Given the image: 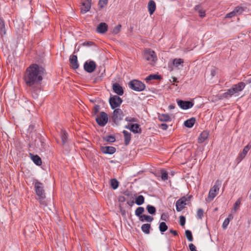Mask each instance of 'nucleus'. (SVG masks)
Instances as JSON below:
<instances>
[{
    "mask_svg": "<svg viewBox=\"0 0 251 251\" xmlns=\"http://www.w3.org/2000/svg\"><path fill=\"white\" fill-rule=\"evenodd\" d=\"M45 74L43 67L36 64H32L27 68L25 73L24 81L28 86L32 88L41 83Z\"/></svg>",
    "mask_w": 251,
    "mask_h": 251,
    "instance_id": "nucleus-1",
    "label": "nucleus"
},
{
    "mask_svg": "<svg viewBox=\"0 0 251 251\" xmlns=\"http://www.w3.org/2000/svg\"><path fill=\"white\" fill-rule=\"evenodd\" d=\"M34 188L36 195L38 197L40 201L44 200L45 198V194L43 184L37 180L34 181Z\"/></svg>",
    "mask_w": 251,
    "mask_h": 251,
    "instance_id": "nucleus-2",
    "label": "nucleus"
},
{
    "mask_svg": "<svg viewBox=\"0 0 251 251\" xmlns=\"http://www.w3.org/2000/svg\"><path fill=\"white\" fill-rule=\"evenodd\" d=\"M221 182L217 180L214 186L210 189L207 199L209 201H212L214 198L217 195L219 191Z\"/></svg>",
    "mask_w": 251,
    "mask_h": 251,
    "instance_id": "nucleus-3",
    "label": "nucleus"
},
{
    "mask_svg": "<svg viewBox=\"0 0 251 251\" xmlns=\"http://www.w3.org/2000/svg\"><path fill=\"white\" fill-rule=\"evenodd\" d=\"M128 85L130 88L136 91H142L145 88V85L141 81L137 80L130 81Z\"/></svg>",
    "mask_w": 251,
    "mask_h": 251,
    "instance_id": "nucleus-4",
    "label": "nucleus"
},
{
    "mask_svg": "<svg viewBox=\"0 0 251 251\" xmlns=\"http://www.w3.org/2000/svg\"><path fill=\"white\" fill-rule=\"evenodd\" d=\"M124 116V114L122 110L120 108H116L113 112L112 120L115 124L118 125Z\"/></svg>",
    "mask_w": 251,
    "mask_h": 251,
    "instance_id": "nucleus-5",
    "label": "nucleus"
},
{
    "mask_svg": "<svg viewBox=\"0 0 251 251\" xmlns=\"http://www.w3.org/2000/svg\"><path fill=\"white\" fill-rule=\"evenodd\" d=\"M108 120V115L104 112H101L100 116L96 118L97 123L101 126H104L107 123Z\"/></svg>",
    "mask_w": 251,
    "mask_h": 251,
    "instance_id": "nucleus-6",
    "label": "nucleus"
},
{
    "mask_svg": "<svg viewBox=\"0 0 251 251\" xmlns=\"http://www.w3.org/2000/svg\"><path fill=\"white\" fill-rule=\"evenodd\" d=\"M122 101V99L116 95L110 97L109 99V103L112 109L118 107L121 104Z\"/></svg>",
    "mask_w": 251,
    "mask_h": 251,
    "instance_id": "nucleus-7",
    "label": "nucleus"
},
{
    "mask_svg": "<svg viewBox=\"0 0 251 251\" xmlns=\"http://www.w3.org/2000/svg\"><path fill=\"white\" fill-rule=\"evenodd\" d=\"M80 10L82 14L89 11L91 7L92 0H81Z\"/></svg>",
    "mask_w": 251,
    "mask_h": 251,
    "instance_id": "nucleus-8",
    "label": "nucleus"
},
{
    "mask_svg": "<svg viewBox=\"0 0 251 251\" xmlns=\"http://www.w3.org/2000/svg\"><path fill=\"white\" fill-rule=\"evenodd\" d=\"M144 56L146 60L149 61L155 62L157 60V57L155 54L154 51L150 49L145 51Z\"/></svg>",
    "mask_w": 251,
    "mask_h": 251,
    "instance_id": "nucleus-9",
    "label": "nucleus"
},
{
    "mask_svg": "<svg viewBox=\"0 0 251 251\" xmlns=\"http://www.w3.org/2000/svg\"><path fill=\"white\" fill-rule=\"evenodd\" d=\"M96 67V63L93 61H87L84 64V70L89 73L93 72L95 70Z\"/></svg>",
    "mask_w": 251,
    "mask_h": 251,
    "instance_id": "nucleus-10",
    "label": "nucleus"
},
{
    "mask_svg": "<svg viewBox=\"0 0 251 251\" xmlns=\"http://www.w3.org/2000/svg\"><path fill=\"white\" fill-rule=\"evenodd\" d=\"M245 86L246 84L245 83L240 82L236 84L233 85L231 88L234 92V94H235L237 97L239 95V93L244 89Z\"/></svg>",
    "mask_w": 251,
    "mask_h": 251,
    "instance_id": "nucleus-11",
    "label": "nucleus"
},
{
    "mask_svg": "<svg viewBox=\"0 0 251 251\" xmlns=\"http://www.w3.org/2000/svg\"><path fill=\"white\" fill-rule=\"evenodd\" d=\"M178 105L182 109H188L192 107L194 103L189 101H184L182 100H177Z\"/></svg>",
    "mask_w": 251,
    "mask_h": 251,
    "instance_id": "nucleus-12",
    "label": "nucleus"
},
{
    "mask_svg": "<svg viewBox=\"0 0 251 251\" xmlns=\"http://www.w3.org/2000/svg\"><path fill=\"white\" fill-rule=\"evenodd\" d=\"M250 149L251 146L249 144L244 148L242 152H240L238 154L236 158V161L237 162V163H240L245 157Z\"/></svg>",
    "mask_w": 251,
    "mask_h": 251,
    "instance_id": "nucleus-13",
    "label": "nucleus"
},
{
    "mask_svg": "<svg viewBox=\"0 0 251 251\" xmlns=\"http://www.w3.org/2000/svg\"><path fill=\"white\" fill-rule=\"evenodd\" d=\"M187 199L183 197L176 202V210L179 212L181 211L185 207L186 204Z\"/></svg>",
    "mask_w": 251,
    "mask_h": 251,
    "instance_id": "nucleus-14",
    "label": "nucleus"
},
{
    "mask_svg": "<svg viewBox=\"0 0 251 251\" xmlns=\"http://www.w3.org/2000/svg\"><path fill=\"white\" fill-rule=\"evenodd\" d=\"M101 151L104 154H112L116 151L115 148L110 146H105L101 147Z\"/></svg>",
    "mask_w": 251,
    "mask_h": 251,
    "instance_id": "nucleus-15",
    "label": "nucleus"
},
{
    "mask_svg": "<svg viewBox=\"0 0 251 251\" xmlns=\"http://www.w3.org/2000/svg\"><path fill=\"white\" fill-rule=\"evenodd\" d=\"M71 66L74 69H76L78 68L79 65L77 61V57L75 55L71 56L70 58Z\"/></svg>",
    "mask_w": 251,
    "mask_h": 251,
    "instance_id": "nucleus-16",
    "label": "nucleus"
},
{
    "mask_svg": "<svg viewBox=\"0 0 251 251\" xmlns=\"http://www.w3.org/2000/svg\"><path fill=\"white\" fill-rule=\"evenodd\" d=\"M108 29V26L105 23H100L97 27V31L100 33H104Z\"/></svg>",
    "mask_w": 251,
    "mask_h": 251,
    "instance_id": "nucleus-17",
    "label": "nucleus"
},
{
    "mask_svg": "<svg viewBox=\"0 0 251 251\" xmlns=\"http://www.w3.org/2000/svg\"><path fill=\"white\" fill-rule=\"evenodd\" d=\"M113 90L114 92L119 96H122L124 94V91L122 87L117 83L113 84Z\"/></svg>",
    "mask_w": 251,
    "mask_h": 251,
    "instance_id": "nucleus-18",
    "label": "nucleus"
},
{
    "mask_svg": "<svg viewBox=\"0 0 251 251\" xmlns=\"http://www.w3.org/2000/svg\"><path fill=\"white\" fill-rule=\"evenodd\" d=\"M148 8L150 14L152 15L156 9V4L153 0H151L149 1Z\"/></svg>",
    "mask_w": 251,
    "mask_h": 251,
    "instance_id": "nucleus-19",
    "label": "nucleus"
},
{
    "mask_svg": "<svg viewBox=\"0 0 251 251\" xmlns=\"http://www.w3.org/2000/svg\"><path fill=\"white\" fill-rule=\"evenodd\" d=\"M123 133L124 136L125 144L127 146L129 144L131 140V133L125 130H123Z\"/></svg>",
    "mask_w": 251,
    "mask_h": 251,
    "instance_id": "nucleus-20",
    "label": "nucleus"
},
{
    "mask_svg": "<svg viewBox=\"0 0 251 251\" xmlns=\"http://www.w3.org/2000/svg\"><path fill=\"white\" fill-rule=\"evenodd\" d=\"M232 96L236 97L235 94H234V92L231 89V88H230L227 91L223 94L222 97L225 99H228L230 98H231Z\"/></svg>",
    "mask_w": 251,
    "mask_h": 251,
    "instance_id": "nucleus-21",
    "label": "nucleus"
},
{
    "mask_svg": "<svg viewBox=\"0 0 251 251\" xmlns=\"http://www.w3.org/2000/svg\"><path fill=\"white\" fill-rule=\"evenodd\" d=\"M208 136V133L206 131H203L199 137L198 143H201L203 142L207 138Z\"/></svg>",
    "mask_w": 251,
    "mask_h": 251,
    "instance_id": "nucleus-22",
    "label": "nucleus"
},
{
    "mask_svg": "<svg viewBox=\"0 0 251 251\" xmlns=\"http://www.w3.org/2000/svg\"><path fill=\"white\" fill-rule=\"evenodd\" d=\"M196 122L195 118H190L184 122V125L186 127L190 128L192 127Z\"/></svg>",
    "mask_w": 251,
    "mask_h": 251,
    "instance_id": "nucleus-23",
    "label": "nucleus"
},
{
    "mask_svg": "<svg viewBox=\"0 0 251 251\" xmlns=\"http://www.w3.org/2000/svg\"><path fill=\"white\" fill-rule=\"evenodd\" d=\"M31 155V159L33 162L37 165L40 166L42 164V161L41 158L38 156L37 155Z\"/></svg>",
    "mask_w": 251,
    "mask_h": 251,
    "instance_id": "nucleus-24",
    "label": "nucleus"
},
{
    "mask_svg": "<svg viewBox=\"0 0 251 251\" xmlns=\"http://www.w3.org/2000/svg\"><path fill=\"white\" fill-rule=\"evenodd\" d=\"M130 131L135 133L141 132L139 125L137 124H132L131 126H130Z\"/></svg>",
    "mask_w": 251,
    "mask_h": 251,
    "instance_id": "nucleus-25",
    "label": "nucleus"
},
{
    "mask_svg": "<svg viewBox=\"0 0 251 251\" xmlns=\"http://www.w3.org/2000/svg\"><path fill=\"white\" fill-rule=\"evenodd\" d=\"M158 120L161 122H168L171 120V118L168 114H163L158 116Z\"/></svg>",
    "mask_w": 251,
    "mask_h": 251,
    "instance_id": "nucleus-26",
    "label": "nucleus"
},
{
    "mask_svg": "<svg viewBox=\"0 0 251 251\" xmlns=\"http://www.w3.org/2000/svg\"><path fill=\"white\" fill-rule=\"evenodd\" d=\"M61 138L62 140V142L63 145H65L67 142V133L66 131L62 129L61 130Z\"/></svg>",
    "mask_w": 251,
    "mask_h": 251,
    "instance_id": "nucleus-27",
    "label": "nucleus"
},
{
    "mask_svg": "<svg viewBox=\"0 0 251 251\" xmlns=\"http://www.w3.org/2000/svg\"><path fill=\"white\" fill-rule=\"evenodd\" d=\"M139 220L142 222L146 221L147 222H151L153 218L149 215H142V216L139 218Z\"/></svg>",
    "mask_w": 251,
    "mask_h": 251,
    "instance_id": "nucleus-28",
    "label": "nucleus"
},
{
    "mask_svg": "<svg viewBox=\"0 0 251 251\" xmlns=\"http://www.w3.org/2000/svg\"><path fill=\"white\" fill-rule=\"evenodd\" d=\"M151 225L149 224H144L141 226V229L146 234H149L150 232Z\"/></svg>",
    "mask_w": 251,
    "mask_h": 251,
    "instance_id": "nucleus-29",
    "label": "nucleus"
},
{
    "mask_svg": "<svg viewBox=\"0 0 251 251\" xmlns=\"http://www.w3.org/2000/svg\"><path fill=\"white\" fill-rule=\"evenodd\" d=\"M6 30L5 28V25L2 19H0V34L1 36L5 35Z\"/></svg>",
    "mask_w": 251,
    "mask_h": 251,
    "instance_id": "nucleus-30",
    "label": "nucleus"
},
{
    "mask_svg": "<svg viewBox=\"0 0 251 251\" xmlns=\"http://www.w3.org/2000/svg\"><path fill=\"white\" fill-rule=\"evenodd\" d=\"M195 9L196 11H198L199 16L202 18L205 16V11L202 9L201 7V6L199 5H197L195 7Z\"/></svg>",
    "mask_w": 251,
    "mask_h": 251,
    "instance_id": "nucleus-31",
    "label": "nucleus"
},
{
    "mask_svg": "<svg viewBox=\"0 0 251 251\" xmlns=\"http://www.w3.org/2000/svg\"><path fill=\"white\" fill-rule=\"evenodd\" d=\"M144 197L142 195L138 196L135 199V203L138 205H142L144 202Z\"/></svg>",
    "mask_w": 251,
    "mask_h": 251,
    "instance_id": "nucleus-32",
    "label": "nucleus"
},
{
    "mask_svg": "<svg viewBox=\"0 0 251 251\" xmlns=\"http://www.w3.org/2000/svg\"><path fill=\"white\" fill-rule=\"evenodd\" d=\"M184 61L181 58H175L173 61V64L176 67H178L179 65H182Z\"/></svg>",
    "mask_w": 251,
    "mask_h": 251,
    "instance_id": "nucleus-33",
    "label": "nucleus"
},
{
    "mask_svg": "<svg viewBox=\"0 0 251 251\" xmlns=\"http://www.w3.org/2000/svg\"><path fill=\"white\" fill-rule=\"evenodd\" d=\"M159 230L161 233L166 231L168 229V226L164 222H161L159 226Z\"/></svg>",
    "mask_w": 251,
    "mask_h": 251,
    "instance_id": "nucleus-34",
    "label": "nucleus"
},
{
    "mask_svg": "<svg viewBox=\"0 0 251 251\" xmlns=\"http://www.w3.org/2000/svg\"><path fill=\"white\" fill-rule=\"evenodd\" d=\"M144 211V208L143 207H138L135 211V214L136 216L140 218L142 216V214Z\"/></svg>",
    "mask_w": 251,
    "mask_h": 251,
    "instance_id": "nucleus-35",
    "label": "nucleus"
},
{
    "mask_svg": "<svg viewBox=\"0 0 251 251\" xmlns=\"http://www.w3.org/2000/svg\"><path fill=\"white\" fill-rule=\"evenodd\" d=\"M146 208H147V210L148 213L151 214H155V213L156 212L155 207L151 205H150V204L148 205L147 206Z\"/></svg>",
    "mask_w": 251,
    "mask_h": 251,
    "instance_id": "nucleus-36",
    "label": "nucleus"
},
{
    "mask_svg": "<svg viewBox=\"0 0 251 251\" xmlns=\"http://www.w3.org/2000/svg\"><path fill=\"white\" fill-rule=\"evenodd\" d=\"M110 185L113 189H116L119 186V182L116 179H111Z\"/></svg>",
    "mask_w": 251,
    "mask_h": 251,
    "instance_id": "nucleus-37",
    "label": "nucleus"
},
{
    "mask_svg": "<svg viewBox=\"0 0 251 251\" xmlns=\"http://www.w3.org/2000/svg\"><path fill=\"white\" fill-rule=\"evenodd\" d=\"M244 8L241 6H237L233 10L234 12L235 13L236 15L241 14L244 11Z\"/></svg>",
    "mask_w": 251,
    "mask_h": 251,
    "instance_id": "nucleus-38",
    "label": "nucleus"
},
{
    "mask_svg": "<svg viewBox=\"0 0 251 251\" xmlns=\"http://www.w3.org/2000/svg\"><path fill=\"white\" fill-rule=\"evenodd\" d=\"M185 235L188 241L192 242L193 240L192 234L191 231L186 230L185 231Z\"/></svg>",
    "mask_w": 251,
    "mask_h": 251,
    "instance_id": "nucleus-39",
    "label": "nucleus"
},
{
    "mask_svg": "<svg viewBox=\"0 0 251 251\" xmlns=\"http://www.w3.org/2000/svg\"><path fill=\"white\" fill-rule=\"evenodd\" d=\"M159 78V75H151L147 76L146 78V81L148 82L151 80L157 79Z\"/></svg>",
    "mask_w": 251,
    "mask_h": 251,
    "instance_id": "nucleus-40",
    "label": "nucleus"
},
{
    "mask_svg": "<svg viewBox=\"0 0 251 251\" xmlns=\"http://www.w3.org/2000/svg\"><path fill=\"white\" fill-rule=\"evenodd\" d=\"M241 198H240L238 199L237 200V201L235 202L234 205V208H233L234 211H236V210H237L239 209L240 204H241Z\"/></svg>",
    "mask_w": 251,
    "mask_h": 251,
    "instance_id": "nucleus-41",
    "label": "nucleus"
},
{
    "mask_svg": "<svg viewBox=\"0 0 251 251\" xmlns=\"http://www.w3.org/2000/svg\"><path fill=\"white\" fill-rule=\"evenodd\" d=\"M104 139L105 141H106L108 142H110V143H113V142H115V138L114 136H112V135H109V136H106L104 138Z\"/></svg>",
    "mask_w": 251,
    "mask_h": 251,
    "instance_id": "nucleus-42",
    "label": "nucleus"
},
{
    "mask_svg": "<svg viewBox=\"0 0 251 251\" xmlns=\"http://www.w3.org/2000/svg\"><path fill=\"white\" fill-rule=\"evenodd\" d=\"M108 2V0H100L99 5L100 8L104 7Z\"/></svg>",
    "mask_w": 251,
    "mask_h": 251,
    "instance_id": "nucleus-43",
    "label": "nucleus"
},
{
    "mask_svg": "<svg viewBox=\"0 0 251 251\" xmlns=\"http://www.w3.org/2000/svg\"><path fill=\"white\" fill-rule=\"evenodd\" d=\"M161 179L165 181L168 179V173L166 171H162L161 172Z\"/></svg>",
    "mask_w": 251,
    "mask_h": 251,
    "instance_id": "nucleus-44",
    "label": "nucleus"
},
{
    "mask_svg": "<svg viewBox=\"0 0 251 251\" xmlns=\"http://www.w3.org/2000/svg\"><path fill=\"white\" fill-rule=\"evenodd\" d=\"M197 217L199 219H201L203 215V211L202 209H199L197 213Z\"/></svg>",
    "mask_w": 251,
    "mask_h": 251,
    "instance_id": "nucleus-45",
    "label": "nucleus"
},
{
    "mask_svg": "<svg viewBox=\"0 0 251 251\" xmlns=\"http://www.w3.org/2000/svg\"><path fill=\"white\" fill-rule=\"evenodd\" d=\"M179 224L180 226H184L185 224V218L183 216H180L179 217Z\"/></svg>",
    "mask_w": 251,
    "mask_h": 251,
    "instance_id": "nucleus-46",
    "label": "nucleus"
},
{
    "mask_svg": "<svg viewBox=\"0 0 251 251\" xmlns=\"http://www.w3.org/2000/svg\"><path fill=\"white\" fill-rule=\"evenodd\" d=\"M229 223L228 219H225L223 223L222 227L224 229H226L227 228V226Z\"/></svg>",
    "mask_w": 251,
    "mask_h": 251,
    "instance_id": "nucleus-47",
    "label": "nucleus"
},
{
    "mask_svg": "<svg viewBox=\"0 0 251 251\" xmlns=\"http://www.w3.org/2000/svg\"><path fill=\"white\" fill-rule=\"evenodd\" d=\"M121 27V25H118L114 28L113 29V33L114 34H117L120 30Z\"/></svg>",
    "mask_w": 251,
    "mask_h": 251,
    "instance_id": "nucleus-48",
    "label": "nucleus"
},
{
    "mask_svg": "<svg viewBox=\"0 0 251 251\" xmlns=\"http://www.w3.org/2000/svg\"><path fill=\"white\" fill-rule=\"evenodd\" d=\"M100 109V106L99 105H95L93 108V112L95 115L97 114Z\"/></svg>",
    "mask_w": 251,
    "mask_h": 251,
    "instance_id": "nucleus-49",
    "label": "nucleus"
},
{
    "mask_svg": "<svg viewBox=\"0 0 251 251\" xmlns=\"http://www.w3.org/2000/svg\"><path fill=\"white\" fill-rule=\"evenodd\" d=\"M125 120L126 121L129 123H133L136 121V119L132 117H126Z\"/></svg>",
    "mask_w": 251,
    "mask_h": 251,
    "instance_id": "nucleus-50",
    "label": "nucleus"
},
{
    "mask_svg": "<svg viewBox=\"0 0 251 251\" xmlns=\"http://www.w3.org/2000/svg\"><path fill=\"white\" fill-rule=\"evenodd\" d=\"M235 15H236V14L234 12V11H232L229 12V13L227 14L226 17V18H231Z\"/></svg>",
    "mask_w": 251,
    "mask_h": 251,
    "instance_id": "nucleus-51",
    "label": "nucleus"
},
{
    "mask_svg": "<svg viewBox=\"0 0 251 251\" xmlns=\"http://www.w3.org/2000/svg\"><path fill=\"white\" fill-rule=\"evenodd\" d=\"M168 125L166 124H162L160 125V127L162 130H166L168 128Z\"/></svg>",
    "mask_w": 251,
    "mask_h": 251,
    "instance_id": "nucleus-52",
    "label": "nucleus"
},
{
    "mask_svg": "<svg viewBox=\"0 0 251 251\" xmlns=\"http://www.w3.org/2000/svg\"><path fill=\"white\" fill-rule=\"evenodd\" d=\"M189 249L191 251H197L195 246L193 244H190L189 246Z\"/></svg>",
    "mask_w": 251,
    "mask_h": 251,
    "instance_id": "nucleus-53",
    "label": "nucleus"
},
{
    "mask_svg": "<svg viewBox=\"0 0 251 251\" xmlns=\"http://www.w3.org/2000/svg\"><path fill=\"white\" fill-rule=\"evenodd\" d=\"M167 219V215L165 213H163L161 216V219L163 221H166Z\"/></svg>",
    "mask_w": 251,
    "mask_h": 251,
    "instance_id": "nucleus-54",
    "label": "nucleus"
},
{
    "mask_svg": "<svg viewBox=\"0 0 251 251\" xmlns=\"http://www.w3.org/2000/svg\"><path fill=\"white\" fill-rule=\"evenodd\" d=\"M93 44L92 42L87 41L83 43V45L85 46H90Z\"/></svg>",
    "mask_w": 251,
    "mask_h": 251,
    "instance_id": "nucleus-55",
    "label": "nucleus"
},
{
    "mask_svg": "<svg viewBox=\"0 0 251 251\" xmlns=\"http://www.w3.org/2000/svg\"><path fill=\"white\" fill-rule=\"evenodd\" d=\"M170 232L171 233H172V234H173L174 235H177V232L176 231V230H174L173 229H171L170 230Z\"/></svg>",
    "mask_w": 251,
    "mask_h": 251,
    "instance_id": "nucleus-56",
    "label": "nucleus"
},
{
    "mask_svg": "<svg viewBox=\"0 0 251 251\" xmlns=\"http://www.w3.org/2000/svg\"><path fill=\"white\" fill-rule=\"evenodd\" d=\"M211 75L212 76H214L215 75V74H216L215 69H212L211 71Z\"/></svg>",
    "mask_w": 251,
    "mask_h": 251,
    "instance_id": "nucleus-57",
    "label": "nucleus"
},
{
    "mask_svg": "<svg viewBox=\"0 0 251 251\" xmlns=\"http://www.w3.org/2000/svg\"><path fill=\"white\" fill-rule=\"evenodd\" d=\"M233 218V216H232V215L231 214H229L228 216V217L227 218H226V219H228L229 220V221L230 222V221H231V220H232Z\"/></svg>",
    "mask_w": 251,
    "mask_h": 251,
    "instance_id": "nucleus-58",
    "label": "nucleus"
},
{
    "mask_svg": "<svg viewBox=\"0 0 251 251\" xmlns=\"http://www.w3.org/2000/svg\"><path fill=\"white\" fill-rule=\"evenodd\" d=\"M131 125L132 124H128L127 125H126L125 127L130 130V126H131Z\"/></svg>",
    "mask_w": 251,
    "mask_h": 251,
    "instance_id": "nucleus-59",
    "label": "nucleus"
},
{
    "mask_svg": "<svg viewBox=\"0 0 251 251\" xmlns=\"http://www.w3.org/2000/svg\"><path fill=\"white\" fill-rule=\"evenodd\" d=\"M175 108V105H170L169 106V109H170V110L174 109Z\"/></svg>",
    "mask_w": 251,
    "mask_h": 251,
    "instance_id": "nucleus-60",
    "label": "nucleus"
},
{
    "mask_svg": "<svg viewBox=\"0 0 251 251\" xmlns=\"http://www.w3.org/2000/svg\"><path fill=\"white\" fill-rule=\"evenodd\" d=\"M32 96L34 99H36L37 98V94H33Z\"/></svg>",
    "mask_w": 251,
    "mask_h": 251,
    "instance_id": "nucleus-61",
    "label": "nucleus"
},
{
    "mask_svg": "<svg viewBox=\"0 0 251 251\" xmlns=\"http://www.w3.org/2000/svg\"><path fill=\"white\" fill-rule=\"evenodd\" d=\"M40 202L41 203H42L43 204L46 205V203H44V200H42L41 202V201H40Z\"/></svg>",
    "mask_w": 251,
    "mask_h": 251,
    "instance_id": "nucleus-62",
    "label": "nucleus"
},
{
    "mask_svg": "<svg viewBox=\"0 0 251 251\" xmlns=\"http://www.w3.org/2000/svg\"><path fill=\"white\" fill-rule=\"evenodd\" d=\"M173 79H174V81H176V78H175V77H174V78H173Z\"/></svg>",
    "mask_w": 251,
    "mask_h": 251,
    "instance_id": "nucleus-63",
    "label": "nucleus"
},
{
    "mask_svg": "<svg viewBox=\"0 0 251 251\" xmlns=\"http://www.w3.org/2000/svg\"><path fill=\"white\" fill-rule=\"evenodd\" d=\"M249 198L251 200V194L249 196Z\"/></svg>",
    "mask_w": 251,
    "mask_h": 251,
    "instance_id": "nucleus-64",
    "label": "nucleus"
}]
</instances>
